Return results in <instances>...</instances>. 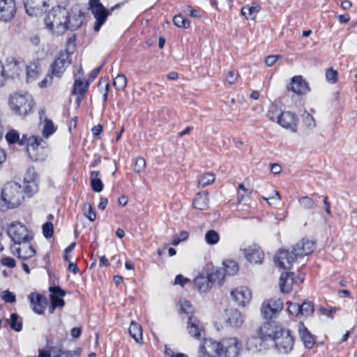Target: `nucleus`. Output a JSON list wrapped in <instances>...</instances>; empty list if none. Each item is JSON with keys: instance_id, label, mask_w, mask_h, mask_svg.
Wrapping results in <instances>:
<instances>
[{"instance_id": "72a5a7b5", "label": "nucleus", "mask_w": 357, "mask_h": 357, "mask_svg": "<svg viewBox=\"0 0 357 357\" xmlns=\"http://www.w3.org/2000/svg\"><path fill=\"white\" fill-rule=\"evenodd\" d=\"M259 10V6L254 3L252 6H245L243 7L241 9V14L247 20H254Z\"/></svg>"}, {"instance_id": "f03ea898", "label": "nucleus", "mask_w": 357, "mask_h": 357, "mask_svg": "<svg viewBox=\"0 0 357 357\" xmlns=\"http://www.w3.org/2000/svg\"><path fill=\"white\" fill-rule=\"evenodd\" d=\"M45 23L47 28L56 35L63 34L68 29L75 28L70 24L68 10L61 8H52L45 18Z\"/></svg>"}, {"instance_id": "6e6d98bb", "label": "nucleus", "mask_w": 357, "mask_h": 357, "mask_svg": "<svg viewBox=\"0 0 357 357\" xmlns=\"http://www.w3.org/2000/svg\"><path fill=\"white\" fill-rule=\"evenodd\" d=\"M54 231L53 225L50 222H47L43 225V232L45 238H48L52 236Z\"/></svg>"}, {"instance_id": "f704fd0d", "label": "nucleus", "mask_w": 357, "mask_h": 357, "mask_svg": "<svg viewBox=\"0 0 357 357\" xmlns=\"http://www.w3.org/2000/svg\"><path fill=\"white\" fill-rule=\"evenodd\" d=\"M70 353H66L60 349L53 348L50 351H40L38 357H69Z\"/></svg>"}, {"instance_id": "a19ab883", "label": "nucleus", "mask_w": 357, "mask_h": 357, "mask_svg": "<svg viewBox=\"0 0 357 357\" xmlns=\"http://www.w3.org/2000/svg\"><path fill=\"white\" fill-rule=\"evenodd\" d=\"M39 72L38 66L36 63H30L26 66L27 82L33 81L38 76Z\"/></svg>"}, {"instance_id": "7ed1b4c3", "label": "nucleus", "mask_w": 357, "mask_h": 357, "mask_svg": "<svg viewBox=\"0 0 357 357\" xmlns=\"http://www.w3.org/2000/svg\"><path fill=\"white\" fill-rule=\"evenodd\" d=\"M9 105L15 114L26 116L31 113L34 106L33 99L26 92H15L10 96Z\"/></svg>"}, {"instance_id": "09e8293b", "label": "nucleus", "mask_w": 357, "mask_h": 357, "mask_svg": "<svg viewBox=\"0 0 357 357\" xmlns=\"http://www.w3.org/2000/svg\"><path fill=\"white\" fill-rule=\"evenodd\" d=\"M264 200L267 201V202L270 205H276L278 204L281 200V197L279 194V192L276 190H273L268 197H263Z\"/></svg>"}, {"instance_id": "37998d69", "label": "nucleus", "mask_w": 357, "mask_h": 357, "mask_svg": "<svg viewBox=\"0 0 357 357\" xmlns=\"http://www.w3.org/2000/svg\"><path fill=\"white\" fill-rule=\"evenodd\" d=\"M56 128L51 120L45 119L44 121V125L43 128V137L47 138L50 135L54 133Z\"/></svg>"}, {"instance_id": "ea45409f", "label": "nucleus", "mask_w": 357, "mask_h": 357, "mask_svg": "<svg viewBox=\"0 0 357 357\" xmlns=\"http://www.w3.org/2000/svg\"><path fill=\"white\" fill-rule=\"evenodd\" d=\"M215 180V175L213 173H205L198 180V188H204L211 183Z\"/></svg>"}, {"instance_id": "473e14b6", "label": "nucleus", "mask_w": 357, "mask_h": 357, "mask_svg": "<svg viewBox=\"0 0 357 357\" xmlns=\"http://www.w3.org/2000/svg\"><path fill=\"white\" fill-rule=\"evenodd\" d=\"M89 85V81L84 83L81 77H76L72 93L75 95L82 96L88 90Z\"/></svg>"}, {"instance_id": "864d4df0", "label": "nucleus", "mask_w": 357, "mask_h": 357, "mask_svg": "<svg viewBox=\"0 0 357 357\" xmlns=\"http://www.w3.org/2000/svg\"><path fill=\"white\" fill-rule=\"evenodd\" d=\"M75 50V36L73 35L69 37L66 42V50L63 52H68V56L74 52ZM61 52H63L62 51Z\"/></svg>"}, {"instance_id": "4c0bfd02", "label": "nucleus", "mask_w": 357, "mask_h": 357, "mask_svg": "<svg viewBox=\"0 0 357 357\" xmlns=\"http://www.w3.org/2000/svg\"><path fill=\"white\" fill-rule=\"evenodd\" d=\"M298 203L302 208L305 210H313L317 207L315 202L307 196H302L299 197Z\"/></svg>"}, {"instance_id": "338daca9", "label": "nucleus", "mask_w": 357, "mask_h": 357, "mask_svg": "<svg viewBox=\"0 0 357 357\" xmlns=\"http://www.w3.org/2000/svg\"><path fill=\"white\" fill-rule=\"evenodd\" d=\"M190 280L187 278H184L182 275H176L174 283L176 284H180L183 287L186 283L189 282Z\"/></svg>"}, {"instance_id": "4468645a", "label": "nucleus", "mask_w": 357, "mask_h": 357, "mask_svg": "<svg viewBox=\"0 0 357 357\" xmlns=\"http://www.w3.org/2000/svg\"><path fill=\"white\" fill-rule=\"evenodd\" d=\"M26 13L30 16L42 14L48 7L47 0H24Z\"/></svg>"}, {"instance_id": "69168bd1", "label": "nucleus", "mask_w": 357, "mask_h": 357, "mask_svg": "<svg viewBox=\"0 0 357 357\" xmlns=\"http://www.w3.org/2000/svg\"><path fill=\"white\" fill-rule=\"evenodd\" d=\"M238 76V74L237 72L229 71L227 73V74L226 75V81L230 84H234L235 82V81L236 80Z\"/></svg>"}, {"instance_id": "f8f14e48", "label": "nucleus", "mask_w": 357, "mask_h": 357, "mask_svg": "<svg viewBox=\"0 0 357 357\" xmlns=\"http://www.w3.org/2000/svg\"><path fill=\"white\" fill-rule=\"evenodd\" d=\"M282 327L275 322H266L262 324L257 330V335L264 341L273 340H274Z\"/></svg>"}, {"instance_id": "0eeeda50", "label": "nucleus", "mask_w": 357, "mask_h": 357, "mask_svg": "<svg viewBox=\"0 0 357 357\" xmlns=\"http://www.w3.org/2000/svg\"><path fill=\"white\" fill-rule=\"evenodd\" d=\"M274 342L275 349L282 354H288L292 350L294 345V339L291 331L282 328L278 333Z\"/></svg>"}, {"instance_id": "aec40b11", "label": "nucleus", "mask_w": 357, "mask_h": 357, "mask_svg": "<svg viewBox=\"0 0 357 357\" xmlns=\"http://www.w3.org/2000/svg\"><path fill=\"white\" fill-rule=\"evenodd\" d=\"M244 257L251 263L258 264L262 261L264 254L257 245H252L241 249Z\"/></svg>"}, {"instance_id": "dca6fc26", "label": "nucleus", "mask_w": 357, "mask_h": 357, "mask_svg": "<svg viewBox=\"0 0 357 357\" xmlns=\"http://www.w3.org/2000/svg\"><path fill=\"white\" fill-rule=\"evenodd\" d=\"M303 280L304 278L301 275L294 278V273L284 272L280 277L279 285L280 290L282 292L289 293L292 290L294 283H296L298 281L303 282Z\"/></svg>"}, {"instance_id": "bb28decb", "label": "nucleus", "mask_w": 357, "mask_h": 357, "mask_svg": "<svg viewBox=\"0 0 357 357\" xmlns=\"http://www.w3.org/2000/svg\"><path fill=\"white\" fill-rule=\"evenodd\" d=\"M22 71V65L14 59L9 61L4 67L5 77L15 78L18 77Z\"/></svg>"}, {"instance_id": "a211bd4d", "label": "nucleus", "mask_w": 357, "mask_h": 357, "mask_svg": "<svg viewBox=\"0 0 357 357\" xmlns=\"http://www.w3.org/2000/svg\"><path fill=\"white\" fill-rule=\"evenodd\" d=\"M314 249V243L309 239L304 238L293 248L292 254L297 257H304L311 254Z\"/></svg>"}, {"instance_id": "a18cd8bd", "label": "nucleus", "mask_w": 357, "mask_h": 357, "mask_svg": "<svg viewBox=\"0 0 357 357\" xmlns=\"http://www.w3.org/2000/svg\"><path fill=\"white\" fill-rule=\"evenodd\" d=\"M6 139L9 144L19 142L20 145L23 144V139H20L19 133L15 130H9L6 135Z\"/></svg>"}, {"instance_id": "603ef678", "label": "nucleus", "mask_w": 357, "mask_h": 357, "mask_svg": "<svg viewBox=\"0 0 357 357\" xmlns=\"http://www.w3.org/2000/svg\"><path fill=\"white\" fill-rule=\"evenodd\" d=\"M38 181V176L33 168H29L24 178V183Z\"/></svg>"}, {"instance_id": "6e6552de", "label": "nucleus", "mask_w": 357, "mask_h": 357, "mask_svg": "<svg viewBox=\"0 0 357 357\" xmlns=\"http://www.w3.org/2000/svg\"><path fill=\"white\" fill-rule=\"evenodd\" d=\"M8 234L13 243H20L32 239L26 227L18 222H13L8 227Z\"/></svg>"}, {"instance_id": "8fccbe9b", "label": "nucleus", "mask_w": 357, "mask_h": 357, "mask_svg": "<svg viewBox=\"0 0 357 357\" xmlns=\"http://www.w3.org/2000/svg\"><path fill=\"white\" fill-rule=\"evenodd\" d=\"M301 314L305 316L310 315L314 311V307L311 302H303L301 305Z\"/></svg>"}, {"instance_id": "e433bc0d", "label": "nucleus", "mask_w": 357, "mask_h": 357, "mask_svg": "<svg viewBox=\"0 0 357 357\" xmlns=\"http://www.w3.org/2000/svg\"><path fill=\"white\" fill-rule=\"evenodd\" d=\"M43 140L36 136H32L29 138L27 142V151L29 154H31V151H34L38 150V149L40 146L42 149L44 148V145L43 144Z\"/></svg>"}, {"instance_id": "a878e982", "label": "nucleus", "mask_w": 357, "mask_h": 357, "mask_svg": "<svg viewBox=\"0 0 357 357\" xmlns=\"http://www.w3.org/2000/svg\"><path fill=\"white\" fill-rule=\"evenodd\" d=\"M298 334L305 348L311 349L314 346V337L302 322L298 324Z\"/></svg>"}, {"instance_id": "0e129e2a", "label": "nucleus", "mask_w": 357, "mask_h": 357, "mask_svg": "<svg viewBox=\"0 0 357 357\" xmlns=\"http://www.w3.org/2000/svg\"><path fill=\"white\" fill-rule=\"evenodd\" d=\"M1 262L3 266H8L11 268H14L16 266L15 259L11 257H3L1 259Z\"/></svg>"}, {"instance_id": "c03bdc74", "label": "nucleus", "mask_w": 357, "mask_h": 357, "mask_svg": "<svg viewBox=\"0 0 357 357\" xmlns=\"http://www.w3.org/2000/svg\"><path fill=\"white\" fill-rule=\"evenodd\" d=\"M38 182L36 181L24 183V186H22L24 195L26 194L28 196H32L38 191Z\"/></svg>"}, {"instance_id": "9b49d317", "label": "nucleus", "mask_w": 357, "mask_h": 357, "mask_svg": "<svg viewBox=\"0 0 357 357\" xmlns=\"http://www.w3.org/2000/svg\"><path fill=\"white\" fill-rule=\"evenodd\" d=\"M30 241L31 240H26L20 243H13L10 247L12 252L23 260L32 257L35 255L36 250Z\"/></svg>"}, {"instance_id": "f3484780", "label": "nucleus", "mask_w": 357, "mask_h": 357, "mask_svg": "<svg viewBox=\"0 0 357 357\" xmlns=\"http://www.w3.org/2000/svg\"><path fill=\"white\" fill-rule=\"evenodd\" d=\"M68 52H59L54 62L52 65V74L60 77L66 70V68L70 63Z\"/></svg>"}, {"instance_id": "5701e85b", "label": "nucleus", "mask_w": 357, "mask_h": 357, "mask_svg": "<svg viewBox=\"0 0 357 357\" xmlns=\"http://www.w3.org/2000/svg\"><path fill=\"white\" fill-rule=\"evenodd\" d=\"M294 258L287 250H280L275 257V262L283 269L289 270L292 266Z\"/></svg>"}, {"instance_id": "20e7f679", "label": "nucleus", "mask_w": 357, "mask_h": 357, "mask_svg": "<svg viewBox=\"0 0 357 357\" xmlns=\"http://www.w3.org/2000/svg\"><path fill=\"white\" fill-rule=\"evenodd\" d=\"M268 115L270 120L277 121L284 128L296 131L298 119L294 114L289 112H280L276 105H271Z\"/></svg>"}, {"instance_id": "680f3d73", "label": "nucleus", "mask_w": 357, "mask_h": 357, "mask_svg": "<svg viewBox=\"0 0 357 357\" xmlns=\"http://www.w3.org/2000/svg\"><path fill=\"white\" fill-rule=\"evenodd\" d=\"M146 166V161L142 158H139L136 160L135 165V170L137 172H142L144 171Z\"/></svg>"}, {"instance_id": "de8ad7c7", "label": "nucleus", "mask_w": 357, "mask_h": 357, "mask_svg": "<svg viewBox=\"0 0 357 357\" xmlns=\"http://www.w3.org/2000/svg\"><path fill=\"white\" fill-rule=\"evenodd\" d=\"M173 22L176 26L185 29L188 28L190 24V21L184 18L181 15L174 16Z\"/></svg>"}, {"instance_id": "39448f33", "label": "nucleus", "mask_w": 357, "mask_h": 357, "mask_svg": "<svg viewBox=\"0 0 357 357\" xmlns=\"http://www.w3.org/2000/svg\"><path fill=\"white\" fill-rule=\"evenodd\" d=\"M89 6L91 13L96 19L94 31L96 32H98L100 27L105 24L107 17L111 13L118 7V5H116L110 10H108L100 3V0H89Z\"/></svg>"}, {"instance_id": "13d9d810", "label": "nucleus", "mask_w": 357, "mask_h": 357, "mask_svg": "<svg viewBox=\"0 0 357 357\" xmlns=\"http://www.w3.org/2000/svg\"><path fill=\"white\" fill-rule=\"evenodd\" d=\"M1 298L6 302L10 303H13L16 301L15 295L8 290H5L1 293Z\"/></svg>"}, {"instance_id": "423d86ee", "label": "nucleus", "mask_w": 357, "mask_h": 357, "mask_svg": "<svg viewBox=\"0 0 357 357\" xmlns=\"http://www.w3.org/2000/svg\"><path fill=\"white\" fill-rule=\"evenodd\" d=\"M224 280V275L221 270H213L207 275H199L195 280V284L201 293L206 292L211 288L215 282H218L220 285Z\"/></svg>"}, {"instance_id": "cd10ccee", "label": "nucleus", "mask_w": 357, "mask_h": 357, "mask_svg": "<svg viewBox=\"0 0 357 357\" xmlns=\"http://www.w3.org/2000/svg\"><path fill=\"white\" fill-rule=\"evenodd\" d=\"M51 303H53L56 307L62 308L65 305L63 297L65 296V291L59 287H50Z\"/></svg>"}, {"instance_id": "5fc2aeb1", "label": "nucleus", "mask_w": 357, "mask_h": 357, "mask_svg": "<svg viewBox=\"0 0 357 357\" xmlns=\"http://www.w3.org/2000/svg\"><path fill=\"white\" fill-rule=\"evenodd\" d=\"M84 209L86 211L85 215L86 218L91 222L94 221L96 218V214L92 206L89 203H86L84 206Z\"/></svg>"}, {"instance_id": "3c124183", "label": "nucleus", "mask_w": 357, "mask_h": 357, "mask_svg": "<svg viewBox=\"0 0 357 357\" xmlns=\"http://www.w3.org/2000/svg\"><path fill=\"white\" fill-rule=\"evenodd\" d=\"M251 192V189L246 188L243 183L239 184L238 190L237 192L238 200L241 202L246 195L250 194Z\"/></svg>"}, {"instance_id": "4d7b16f0", "label": "nucleus", "mask_w": 357, "mask_h": 357, "mask_svg": "<svg viewBox=\"0 0 357 357\" xmlns=\"http://www.w3.org/2000/svg\"><path fill=\"white\" fill-rule=\"evenodd\" d=\"M303 122L309 128H313L316 126L314 118L307 112H305L303 114Z\"/></svg>"}, {"instance_id": "c85d7f7f", "label": "nucleus", "mask_w": 357, "mask_h": 357, "mask_svg": "<svg viewBox=\"0 0 357 357\" xmlns=\"http://www.w3.org/2000/svg\"><path fill=\"white\" fill-rule=\"evenodd\" d=\"M264 342V341L258 335L257 337H251L248 338L246 342V349L252 354L260 352L265 349Z\"/></svg>"}, {"instance_id": "393cba45", "label": "nucleus", "mask_w": 357, "mask_h": 357, "mask_svg": "<svg viewBox=\"0 0 357 357\" xmlns=\"http://www.w3.org/2000/svg\"><path fill=\"white\" fill-rule=\"evenodd\" d=\"M188 333L193 337L199 339L204 335L203 326L195 317H190L188 322Z\"/></svg>"}, {"instance_id": "79ce46f5", "label": "nucleus", "mask_w": 357, "mask_h": 357, "mask_svg": "<svg viewBox=\"0 0 357 357\" xmlns=\"http://www.w3.org/2000/svg\"><path fill=\"white\" fill-rule=\"evenodd\" d=\"M113 85L118 91H123L127 85V78L124 75H118L113 80Z\"/></svg>"}, {"instance_id": "6ab92c4d", "label": "nucleus", "mask_w": 357, "mask_h": 357, "mask_svg": "<svg viewBox=\"0 0 357 357\" xmlns=\"http://www.w3.org/2000/svg\"><path fill=\"white\" fill-rule=\"evenodd\" d=\"M16 6L15 0H0V20L4 22L11 20L15 15Z\"/></svg>"}, {"instance_id": "b1692460", "label": "nucleus", "mask_w": 357, "mask_h": 357, "mask_svg": "<svg viewBox=\"0 0 357 357\" xmlns=\"http://www.w3.org/2000/svg\"><path fill=\"white\" fill-rule=\"evenodd\" d=\"M288 89L298 95L304 94L309 91L307 83L301 76L294 77L291 79Z\"/></svg>"}, {"instance_id": "7c9ffc66", "label": "nucleus", "mask_w": 357, "mask_h": 357, "mask_svg": "<svg viewBox=\"0 0 357 357\" xmlns=\"http://www.w3.org/2000/svg\"><path fill=\"white\" fill-rule=\"evenodd\" d=\"M129 333L136 342L142 343V328L137 322L132 321L130 323Z\"/></svg>"}, {"instance_id": "2eb2a0df", "label": "nucleus", "mask_w": 357, "mask_h": 357, "mask_svg": "<svg viewBox=\"0 0 357 357\" xmlns=\"http://www.w3.org/2000/svg\"><path fill=\"white\" fill-rule=\"evenodd\" d=\"M233 301L238 305L245 306L250 301L252 294L246 287H238L233 289L231 293Z\"/></svg>"}, {"instance_id": "052dcab7", "label": "nucleus", "mask_w": 357, "mask_h": 357, "mask_svg": "<svg viewBox=\"0 0 357 357\" xmlns=\"http://www.w3.org/2000/svg\"><path fill=\"white\" fill-rule=\"evenodd\" d=\"M326 77L328 82L333 84L337 81V73L336 70L330 68L326 73Z\"/></svg>"}, {"instance_id": "c9c22d12", "label": "nucleus", "mask_w": 357, "mask_h": 357, "mask_svg": "<svg viewBox=\"0 0 357 357\" xmlns=\"http://www.w3.org/2000/svg\"><path fill=\"white\" fill-rule=\"evenodd\" d=\"M224 269H220L222 271L223 275L225 274L229 275H234L238 271V267L236 262L231 260H227L223 262Z\"/></svg>"}, {"instance_id": "1a4fd4ad", "label": "nucleus", "mask_w": 357, "mask_h": 357, "mask_svg": "<svg viewBox=\"0 0 357 357\" xmlns=\"http://www.w3.org/2000/svg\"><path fill=\"white\" fill-rule=\"evenodd\" d=\"M221 357H237L241 349V343L236 337H227L221 342Z\"/></svg>"}, {"instance_id": "c756f323", "label": "nucleus", "mask_w": 357, "mask_h": 357, "mask_svg": "<svg viewBox=\"0 0 357 357\" xmlns=\"http://www.w3.org/2000/svg\"><path fill=\"white\" fill-rule=\"evenodd\" d=\"M208 192L207 191L198 192L194 199L193 205L197 209L205 210L208 208Z\"/></svg>"}, {"instance_id": "49530a36", "label": "nucleus", "mask_w": 357, "mask_h": 357, "mask_svg": "<svg viewBox=\"0 0 357 357\" xmlns=\"http://www.w3.org/2000/svg\"><path fill=\"white\" fill-rule=\"evenodd\" d=\"M205 240L209 245H215L218 243L220 240V236L218 232L215 230H209L205 234Z\"/></svg>"}, {"instance_id": "412c9836", "label": "nucleus", "mask_w": 357, "mask_h": 357, "mask_svg": "<svg viewBox=\"0 0 357 357\" xmlns=\"http://www.w3.org/2000/svg\"><path fill=\"white\" fill-rule=\"evenodd\" d=\"M225 320L231 327H240L243 323L241 312L237 309L229 308L225 311Z\"/></svg>"}, {"instance_id": "58836bf2", "label": "nucleus", "mask_w": 357, "mask_h": 357, "mask_svg": "<svg viewBox=\"0 0 357 357\" xmlns=\"http://www.w3.org/2000/svg\"><path fill=\"white\" fill-rule=\"evenodd\" d=\"M6 322L8 324L10 328L16 331H20L22 330V322L19 317L15 313H13L10 316V319H6Z\"/></svg>"}, {"instance_id": "4be33fe9", "label": "nucleus", "mask_w": 357, "mask_h": 357, "mask_svg": "<svg viewBox=\"0 0 357 357\" xmlns=\"http://www.w3.org/2000/svg\"><path fill=\"white\" fill-rule=\"evenodd\" d=\"M28 298L33 311L36 314H42L46 308L47 299L37 293H31Z\"/></svg>"}, {"instance_id": "f257e3e1", "label": "nucleus", "mask_w": 357, "mask_h": 357, "mask_svg": "<svg viewBox=\"0 0 357 357\" xmlns=\"http://www.w3.org/2000/svg\"><path fill=\"white\" fill-rule=\"evenodd\" d=\"M24 200L22 186L17 182H8L3 186L1 191L0 211L6 212L16 208L23 203Z\"/></svg>"}, {"instance_id": "9d476101", "label": "nucleus", "mask_w": 357, "mask_h": 357, "mask_svg": "<svg viewBox=\"0 0 357 357\" xmlns=\"http://www.w3.org/2000/svg\"><path fill=\"white\" fill-rule=\"evenodd\" d=\"M220 342L211 339H205L201 344L198 353L199 357H221Z\"/></svg>"}, {"instance_id": "774afa93", "label": "nucleus", "mask_w": 357, "mask_h": 357, "mask_svg": "<svg viewBox=\"0 0 357 357\" xmlns=\"http://www.w3.org/2000/svg\"><path fill=\"white\" fill-rule=\"evenodd\" d=\"M280 55H271L266 57L265 63L267 66H272L280 58Z\"/></svg>"}, {"instance_id": "2f4dec72", "label": "nucleus", "mask_w": 357, "mask_h": 357, "mask_svg": "<svg viewBox=\"0 0 357 357\" xmlns=\"http://www.w3.org/2000/svg\"><path fill=\"white\" fill-rule=\"evenodd\" d=\"M100 172L98 171H93L90 174L91 186L93 191L100 192L103 190V183L99 178Z\"/></svg>"}, {"instance_id": "e2e57ef3", "label": "nucleus", "mask_w": 357, "mask_h": 357, "mask_svg": "<svg viewBox=\"0 0 357 357\" xmlns=\"http://www.w3.org/2000/svg\"><path fill=\"white\" fill-rule=\"evenodd\" d=\"M181 310L185 314H190L193 310L192 304L188 301H181Z\"/></svg>"}, {"instance_id": "bf43d9fd", "label": "nucleus", "mask_w": 357, "mask_h": 357, "mask_svg": "<svg viewBox=\"0 0 357 357\" xmlns=\"http://www.w3.org/2000/svg\"><path fill=\"white\" fill-rule=\"evenodd\" d=\"M287 310L292 315L297 316L301 314L300 305L297 303H289Z\"/></svg>"}, {"instance_id": "ddd939ff", "label": "nucleus", "mask_w": 357, "mask_h": 357, "mask_svg": "<svg viewBox=\"0 0 357 357\" xmlns=\"http://www.w3.org/2000/svg\"><path fill=\"white\" fill-rule=\"evenodd\" d=\"M283 307V303L279 298L266 301L261 306V313L266 319H271Z\"/></svg>"}]
</instances>
